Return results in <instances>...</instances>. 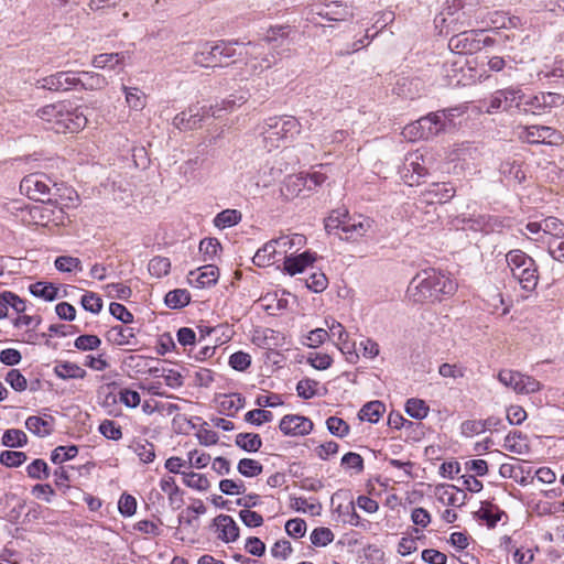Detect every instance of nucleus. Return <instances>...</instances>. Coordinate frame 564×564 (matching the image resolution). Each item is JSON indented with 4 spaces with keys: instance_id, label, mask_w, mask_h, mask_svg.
I'll list each match as a JSON object with an SVG mask.
<instances>
[{
    "instance_id": "obj_33",
    "label": "nucleus",
    "mask_w": 564,
    "mask_h": 564,
    "mask_svg": "<svg viewBox=\"0 0 564 564\" xmlns=\"http://www.w3.org/2000/svg\"><path fill=\"white\" fill-rule=\"evenodd\" d=\"M30 293L35 297H41L45 301H54L57 296V289L47 282H36L30 285Z\"/></svg>"
},
{
    "instance_id": "obj_14",
    "label": "nucleus",
    "mask_w": 564,
    "mask_h": 564,
    "mask_svg": "<svg viewBox=\"0 0 564 564\" xmlns=\"http://www.w3.org/2000/svg\"><path fill=\"white\" fill-rule=\"evenodd\" d=\"M313 422L305 416L297 414H288L282 417L279 429L284 435L303 436L311 433Z\"/></svg>"
},
{
    "instance_id": "obj_17",
    "label": "nucleus",
    "mask_w": 564,
    "mask_h": 564,
    "mask_svg": "<svg viewBox=\"0 0 564 564\" xmlns=\"http://www.w3.org/2000/svg\"><path fill=\"white\" fill-rule=\"evenodd\" d=\"M213 525L216 527L218 539L225 543L235 542L239 538V527L230 516H217Z\"/></svg>"
},
{
    "instance_id": "obj_20",
    "label": "nucleus",
    "mask_w": 564,
    "mask_h": 564,
    "mask_svg": "<svg viewBox=\"0 0 564 564\" xmlns=\"http://www.w3.org/2000/svg\"><path fill=\"white\" fill-rule=\"evenodd\" d=\"M305 189L313 191V186L307 184L303 173L290 175L284 182L282 194L286 198H294L300 196Z\"/></svg>"
},
{
    "instance_id": "obj_46",
    "label": "nucleus",
    "mask_w": 564,
    "mask_h": 564,
    "mask_svg": "<svg viewBox=\"0 0 564 564\" xmlns=\"http://www.w3.org/2000/svg\"><path fill=\"white\" fill-rule=\"evenodd\" d=\"M524 468L521 465L501 464L499 474L503 478H512L521 485H525Z\"/></svg>"
},
{
    "instance_id": "obj_26",
    "label": "nucleus",
    "mask_w": 564,
    "mask_h": 564,
    "mask_svg": "<svg viewBox=\"0 0 564 564\" xmlns=\"http://www.w3.org/2000/svg\"><path fill=\"white\" fill-rule=\"evenodd\" d=\"M386 411V405L381 401L367 402L360 409L358 417L361 421H368L370 423H377Z\"/></svg>"
},
{
    "instance_id": "obj_3",
    "label": "nucleus",
    "mask_w": 564,
    "mask_h": 564,
    "mask_svg": "<svg viewBox=\"0 0 564 564\" xmlns=\"http://www.w3.org/2000/svg\"><path fill=\"white\" fill-rule=\"evenodd\" d=\"M301 124L293 116L270 117L261 127L265 148L271 151L280 147L281 141L293 139L300 133Z\"/></svg>"
},
{
    "instance_id": "obj_7",
    "label": "nucleus",
    "mask_w": 564,
    "mask_h": 564,
    "mask_svg": "<svg viewBox=\"0 0 564 564\" xmlns=\"http://www.w3.org/2000/svg\"><path fill=\"white\" fill-rule=\"evenodd\" d=\"M447 121L440 113L430 112L426 116L406 124L403 134L411 139H433L442 132L447 131Z\"/></svg>"
},
{
    "instance_id": "obj_39",
    "label": "nucleus",
    "mask_w": 564,
    "mask_h": 564,
    "mask_svg": "<svg viewBox=\"0 0 564 564\" xmlns=\"http://www.w3.org/2000/svg\"><path fill=\"white\" fill-rule=\"evenodd\" d=\"M131 448L145 464L153 462L155 458L154 445L147 440L134 442Z\"/></svg>"
},
{
    "instance_id": "obj_28",
    "label": "nucleus",
    "mask_w": 564,
    "mask_h": 564,
    "mask_svg": "<svg viewBox=\"0 0 564 564\" xmlns=\"http://www.w3.org/2000/svg\"><path fill=\"white\" fill-rule=\"evenodd\" d=\"M191 302V294L185 289H175L166 293L164 303L169 308L178 310L188 305Z\"/></svg>"
},
{
    "instance_id": "obj_62",
    "label": "nucleus",
    "mask_w": 564,
    "mask_h": 564,
    "mask_svg": "<svg viewBox=\"0 0 564 564\" xmlns=\"http://www.w3.org/2000/svg\"><path fill=\"white\" fill-rule=\"evenodd\" d=\"M110 314L123 324L133 323V314L122 304L112 302L109 305Z\"/></svg>"
},
{
    "instance_id": "obj_18",
    "label": "nucleus",
    "mask_w": 564,
    "mask_h": 564,
    "mask_svg": "<svg viewBox=\"0 0 564 564\" xmlns=\"http://www.w3.org/2000/svg\"><path fill=\"white\" fill-rule=\"evenodd\" d=\"M371 225L372 221L367 217L359 216L358 218H351L347 215L346 221L344 223V238L346 240H358L370 230Z\"/></svg>"
},
{
    "instance_id": "obj_51",
    "label": "nucleus",
    "mask_w": 564,
    "mask_h": 564,
    "mask_svg": "<svg viewBox=\"0 0 564 564\" xmlns=\"http://www.w3.org/2000/svg\"><path fill=\"white\" fill-rule=\"evenodd\" d=\"M334 533L329 528L319 527L312 531L311 543L315 546H326L334 541Z\"/></svg>"
},
{
    "instance_id": "obj_13",
    "label": "nucleus",
    "mask_w": 564,
    "mask_h": 564,
    "mask_svg": "<svg viewBox=\"0 0 564 564\" xmlns=\"http://www.w3.org/2000/svg\"><path fill=\"white\" fill-rule=\"evenodd\" d=\"M209 109L198 106H189L177 113L173 119V126L178 130H193L200 127L202 121L208 116Z\"/></svg>"
},
{
    "instance_id": "obj_31",
    "label": "nucleus",
    "mask_w": 564,
    "mask_h": 564,
    "mask_svg": "<svg viewBox=\"0 0 564 564\" xmlns=\"http://www.w3.org/2000/svg\"><path fill=\"white\" fill-rule=\"evenodd\" d=\"M246 399L241 393L224 394L219 406L227 415H234L245 406Z\"/></svg>"
},
{
    "instance_id": "obj_47",
    "label": "nucleus",
    "mask_w": 564,
    "mask_h": 564,
    "mask_svg": "<svg viewBox=\"0 0 564 564\" xmlns=\"http://www.w3.org/2000/svg\"><path fill=\"white\" fill-rule=\"evenodd\" d=\"M171 261L165 257H154L150 260L148 270L151 275L162 278L170 272Z\"/></svg>"
},
{
    "instance_id": "obj_58",
    "label": "nucleus",
    "mask_w": 564,
    "mask_h": 564,
    "mask_svg": "<svg viewBox=\"0 0 564 564\" xmlns=\"http://www.w3.org/2000/svg\"><path fill=\"white\" fill-rule=\"evenodd\" d=\"M100 345H101L100 338L96 335H90V334L80 335L74 341V346L77 349L84 350V351L95 350Z\"/></svg>"
},
{
    "instance_id": "obj_43",
    "label": "nucleus",
    "mask_w": 564,
    "mask_h": 564,
    "mask_svg": "<svg viewBox=\"0 0 564 564\" xmlns=\"http://www.w3.org/2000/svg\"><path fill=\"white\" fill-rule=\"evenodd\" d=\"M237 469L242 476L251 478L260 475L263 471V466L256 459L242 458L239 460Z\"/></svg>"
},
{
    "instance_id": "obj_44",
    "label": "nucleus",
    "mask_w": 564,
    "mask_h": 564,
    "mask_svg": "<svg viewBox=\"0 0 564 564\" xmlns=\"http://www.w3.org/2000/svg\"><path fill=\"white\" fill-rule=\"evenodd\" d=\"M347 215V210H333L330 215L325 219V230L328 234H335L338 229L343 231Z\"/></svg>"
},
{
    "instance_id": "obj_16",
    "label": "nucleus",
    "mask_w": 564,
    "mask_h": 564,
    "mask_svg": "<svg viewBox=\"0 0 564 564\" xmlns=\"http://www.w3.org/2000/svg\"><path fill=\"white\" fill-rule=\"evenodd\" d=\"M219 278V269L214 264H206L196 271H189L188 282L197 289L209 288L217 283Z\"/></svg>"
},
{
    "instance_id": "obj_4",
    "label": "nucleus",
    "mask_w": 564,
    "mask_h": 564,
    "mask_svg": "<svg viewBox=\"0 0 564 564\" xmlns=\"http://www.w3.org/2000/svg\"><path fill=\"white\" fill-rule=\"evenodd\" d=\"M506 261L512 276L518 280L523 290L533 291L536 288L539 271L533 258L520 249H513L506 254Z\"/></svg>"
},
{
    "instance_id": "obj_38",
    "label": "nucleus",
    "mask_w": 564,
    "mask_h": 564,
    "mask_svg": "<svg viewBox=\"0 0 564 564\" xmlns=\"http://www.w3.org/2000/svg\"><path fill=\"white\" fill-rule=\"evenodd\" d=\"M54 265L57 271L70 273L73 271H82L83 264L80 259L72 256H59L55 259Z\"/></svg>"
},
{
    "instance_id": "obj_42",
    "label": "nucleus",
    "mask_w": 564,
    "mask_h": 564,
    "mask_svg": "<svg viewBox=\"0 0 564 564\" xmlns=\"http://www.w3.org/2000/svg\"><path fill=\"white\" fill-rule=\"evenodd\" d=\"M183 482L198 491H206L210 487V482L205 475L196 474L194 471L183 473Z\"/></svg>"
},
{
    "instance_id": "obj_10",
    "label": "nucleus",
    "mask_w": 564,
    "mask_h": 564,
    "mask_svg": "<svg viewBox=\"0 0 564 564\" xmlns=\"http://www.w3.org/2000/svg\"><path fill=\"white\" fill-rule=\"evenodd\" d=\"M525 93L520 87L499 89L491 97L490 108L509 110L514 107L522 111Z\"/></svg>"
},
{
    "instance_id": "obj_12",
    "label": "nucleus",
    "mask_w": 564,
    "mask_h": 564,
    "mask_svg": "<svg viewBox=\"0 0 564 564\" xmlns=\"http://www.w3.org/2000/svg\"><path fill=\"white\" fill-rule=\"evenodd\" d=\"M37 88L52 91H67L75 89V72H57L50 76L40 78L35 83Z\"/></svg>"
},
{
    "instance_id": "obj_60",
    "label": "nucleus",
    "mask_w": 564,
    "mask_h": 564,
    "mask_svg": "<svg viewBox=\"0 0 564 564\" xmlns=\"http://www.w3.org/2000/svg\"><path fill=\"white\" fill-rule=\"evenodd\" d=\"M318 382L313 379H302L296 384L297 395L304 400L312 399L316 394Z\"/></svg>"
},
{
    "instance_id": "obj_1",
    "label": "nucleus",
    "mask_w": 564,
    "mask_h": 564,
    "mask_svg": "<svg viewBox=\"0 0 564 564\" xmlns=\"http://www.w3.org/2000/svg\"><path fill=\"white\" fill-rule=\"evenodd\" d=\"M457 284L446 274L435 269L417 272L409 283L406 293L414 303L440 302L444 295H452Z\"/></svg>"
},
{
    "instance_id": "obj_36",
    "label": "nucleus",
    "mask_w": 564,
    "mask_h": 564,
    "mask_svg": "<svg viewBox=\"0 0 564 564\" xmlns=\"http://www.w3.org/2000/svg\"><path fill=\"white\" fill-rule=\"evenodd\" d=\"M430 411L424 400L411 398L405 403V412L415 420H423Z\"/></svg>"
},
{
    "instance_id": "obj_64",
    "label": "nucleus",
    "mask_w": 564,
    "mask_h": 564,
    "mask_svg": "<svg viewBox=\"0 0 564 564\" xmlns=\"http://www.w3.org/2000/svg\"><path fill=\"white\" fill-rule=\"evenodd\" d=\"M285 531L294 539L302 538L306 532V522L301 518L290 519L285 523Z\"/></svg>"
},
{
    "instance_id": "obj_9",
    "label": "nucleus",
    "mask_w": 564,
    "mask_h": 564,
    "mask_svg": "<svg viewBox=\"0 0 564 564\" xmlns=\"http://www.w3.org/2000/svg\"><path fill=\"white\" fill-rule=\"evenodd\" d=\"M520 139L531 144L560 145L564 141L563 134L549 126H530L523 128Z\"/></svg>"
},
{
    "instance_id": "obj_56",
    "label": "nucleus",
    "mask_w": 564,
    "mask_h": 564,
    "mask_svg": "<svg viewBox=\"0 0 564 564\" xmlns=\"http://www.w3.org/2000/svg\"><path fill=\"white\" fill-rule=\"evenodd\" d=\"M80 304L85 311L98 314L102 308V300L94 292H86L80 300Z\"/></svg>"
},
{
    "instance_id": "obj_41",
    "label": "nucleus",
    "mask_w": 564,
    "mask_h": 564,
    "mask_svg": "<svg viewBox=\"0 0 564 564\" xmlns=\"http://www.w3.org/2000/svg\"><path fill=\"white\" fill-rule=\"evenodd\" d=\"M78 454V447L76 445L69 446H57L51 453V460L56 465H61L64 462L75 458Z\"/></svg>"
},
{
    "instance_id": "obj_34",
    "label": "nucleus",
    "mask_w": 564,
    "mask_h": 564,
    "mask_svg": "<svg viewBox=\"0 0 564 564\" xmlns=\"http://www.w3.org/2000/svg\"><path fill=\"white\" fill-rule=\"evenodd\" d=\"M1 442L7 447H23L28 443V436L21 430L9 429L4 431Z\"/></svg>"
},
{
    "instance_id": "obj_63",
    "label": "nucleus",
    "mask_w": 564,
    "mask_h": 564,
    "mask_svg": "<svg viewBox=\"0 0 564 564\" xmlns=\"http://www.w3.org/2000/svg\"><path fill=\"white\" fill-rule=\"evenodd\" d=\"M87 118L85 113L79 110V108H74V111L70 113V119L68 120V124L66 127V132L74 133L85 128L87 124Z\"/></svg>"
},
{
    "instance_id": "obj_45",
    "label": "nucleus",
    "mask_w": 564,
    "mask_h": 564,
    "mask_svg": "<svg viewBox=\"0 0 564 564\" xmlns=\"http://www.w3.org/2000/svg\"><path fill=\"white\" fill-rule=\"evenodd\" d=\"M122 53H104L94 57L93 65L96 68H105L107 66L115 68L117 65L122 63Z\"/></svg>"
},
{
    "instance_id": "obj_19",
    "label": "nucleus",
    "mask_w": 564,
    "mask_h": 564,
    "mask_svg": "<svg viewBox=\"0 0 564 564\" xmlns=\"http://www.w3.org/2000/svg\"><path fill=\"white\" fill-rule=\"evenodd\" d=\"M316 260V253L304 251L297 256H286L284 259V270L290 275L302 273L308 265H312Z\"/></svg>"
},
{
    "instance_id": "obj_8",
    "label": "nucleus",
    "mask_w": 564,
    "mask_h": 564,
    "mask_svg": "<svg viewBox=\"0 0 564 564\" xmlns=\"http://www.w3.org/2000/svg\"><path fill=\"white\" fill-rule=\"evenodd\" d=\"M564 105V96L558 93H539L536 95L528 96L525 94L523 112L533 115H541L550 111L552 108H557Z\"/></svg>"
},
{
    "instance_id": "obj_59",
    "label": "nucleus",
    "mask_w": 564,
    "mask_h": 564,
    "mask_svg": "<svg viewBox=\"0 0 564 564\" xmlns=\"http://www.w3.org/2000/svg\"><path fill=\"white\" fill-rule=\"evenodd\" d=\"M272 419V412L262 409L251 410L245 414V421L257 426L264 422H271Z\"/></svg>"
},
{
    "instance_id": "obj_48",
    "label": "nucleus",
    "mask_w": 564,
    "mask_h": 564,
    "mask_svg": "<svg viewBox=\"0 0 564 564\" xmlns=\"http://www.w3.org/2000/svg\"><path fill=\"white\" fill-rule=\"evenodd\" d=\"M28 456L23 452L3 451L0 453V463L9 468L19 467L24 464Z\"/></svg>"
},
{
    "instance_id": "obj_27",
    "label": "nucleus",
    "mask_w": 564,
    "mask_h": 564,
    "mask_svg": "<svg viewBox=\"0 0 564 564\" xmlns=\"http://www.w3.org/2000/svg\"><path fill=\"white\" fill-rule=\"evenodd\" d=\"M278 252V245L275 239L268 241L264 243L252 258V262L257 267H267L270 265L274 254Z\"/></svg>"
},
{
    "instance_id": "obj_35",
    "label": "nucleus",
    "mask_w": 564,
    "mask_h": 564,
    "mask_svg": "<svg viewBox=\"0 0 564 564\" xmlns=\"http://www.w3.org/2000/svg\"><path fill=\"white\" fill-rule=\"evenodd\" d=\"M108 334L112 337V341L118 346L130 345L131 339L135 337L134 328L122 327L120 325L111 327Z\"/></svg>"
},
{
    "instance_id": "obj_5",
    "label": "nucleus",
    "mask_w": 564,
    "mask_h": 564,
    "mask_svg": "<svg viewBox=\"0 0 564 564\" xmlns=\"http://www.w3.org/2000/svg\"><path fill=\"white\" fill-rule=\"evenodd\" d=\"M51 183L52 181L47 175L43 173H32L22 178L20 191L35 202L56 203L59 188L55 183L51 186Z\"/></svg>"
},
{
    "instance_id": "obj_37",
    "label": "nucleus",
    "mask_w": 564,
    "mask_h": 564,
    "mask_svg": "<svg viewBox=\"0 0 564 564\" xmlns=\"http://www.w3.org/2000/svg\"><path fill=\"white\" fill-rule=\"evenodd\" d=\"M62 111H64V102H57L52 105H46L42 108H40L36 112V115L47 123H51L52 126H56L58 117L61 116Z\"/></svg>"
},
{
    "instance_id": "obj_15",
    "label": "nucleus",
    "mask_w": 564,
    "mask_h": 564,
    "mask_svg": "<svg viewBox=\"0 0 564 564\" xmlns=\"http://www.w3.org/2000/svg\"><path fill=\"white\" fill-rule=\"evenodd\" d=\"M330 332V337L336 338V345L339 350L346 355V359L349 362H356L359 358L356 352V343L349 340V334L346 332L345 327L336 321H333L332 325L328 326Z\"/></svg>"
},
{
    "instance_id": "obj_53",
    "label": "nucleus",
    "mask_w": 564,
    "mask_h": 564,
    "mask_svg": "<svg viewBox=\"0 0 564 564\" xmlns=\"http://www.w3.org/2000/svg\"><path fill=\"white\" fill-rule=\"evenodd\" d=\"M326 425L329 433L337 437H345L350 431L348 423L338 416H329Z\"/></svg>"
},
{
    "instance_id": "obj_11",
    "label": "nucleus",
    "mask_w": 564,
    "mask_h": 564,
    "mask_svg": "<svg viewBox=\"0 0 564 564\" xmlns=\"http://www.w3.org/2000/svg\"><path fill=\"white\" fill-rule=\"evenodd\" d=\"M317 15L329 21H347L354 17V10L343 1L315 4L312 9Z\"/></svg>"
},
{
    "instance_id": "obj_54",
    "label": "nucleus",
    "mask_w": 564,
    "mask_h": 564,
    "mask_svg": "<svg viewBox=\"0 0 564 564\" xmlns=\"http://www.w3.org/2000/svg\"><path fill=\"white\" fill-rule=\"evenodd\" d=\"M542 231L555 238L564 237V224L556 217H546L542 220Z\"/></svg>"
},
{
    "instance_id": "obj_32",
    "label": "nucleus",
    "mask_w": 564,
    "mask_h": 564,
    "mask_svg": "<svg viewBox=\"0 0 564 564\" xmlns=\"http://www.w3.org/2000/svg\"><path fill=\"white\" fill-rule=\"evenodd\" d=\"M235 443L238 447L249 453H256L262 446V440L256 433H239L236 436Z\"/></svg>"
},
{
    "instance_id": "obj_50",
    "label": "nucleus",
    "mask_w": 564,
    "mask_h": 564,
    "mask_svg": "<svg viewBox=\"0 0 564 564\" xmlns=\"http://www.w3.org/2000/svg\"><path fill=\"white\" fill-rule=\"evenodd\" d=\"M221 250V245L217 238H205L199 242V251L204 256V261L214 260Z\"/></svg>"
},
{
    "instance_id": "obj_40",
    "label": "nucleus",
    "mask_w": 564,
    "mask_h": 564,
    "mask_svg": "<svg viewBox=\"0 0 564 564\" xmlns=\"http://www.w3.org/2000/svg\"><path fill=\"white\" fill-rule=\"evenodd\" d=\"M26 473L32 479L45 480L50 477V467L45 460L36 458L26 466Z\"/></svg>"
},
{
    "instance_id": "obj_6",
    "label": "nucleus",
    "mask_w": 564,
    "mask_h": 564,
    "mask_svg": "<svg viewBox=\"0 0 564 564\" xmlns=\"http://www.w3.org/2000/svg\"><path fill=\"white\" fill-rule=\"evenodd\" d=\"M239 44L238 41H218L215 44L205 42L194 54V63L202 67L223 66L224 58H232L236 56L234 45Z\"/></svg>"
},
{
    "instance_id": "obj_25",
    "label": "nucleus",
    "mask_w": 564,
    "mask_h": 564,
    "mask_svg": "<svg viewBox=\"0 0 564 564\" xmlns=\"http://www.w3.org/2000/svg\"><path fill=\"white\" fill-rule=\"evenodd\" d=\"M54 373L63 380L83 379L86 376V370L74 362L62 361L54 367Z\"/></svg>"
},
{
    "instance_id": "obj_55",
    "label": "nucleus",
    "mask_w": 564,
    "mask_h": 564,
    "mask_svg": "<svg viewBox=\"0 0 564 564\" xmlns=\"http://www.w3.org/2000/svg\"><path fill=\"white\" fill-rule=\"evenodd\" d=\"M4 380L17 392L25 391L28 388L26 378L21 373L19 369L9 370Z\"/></svg>"
},
{
    "instance_id": "obj_57",
    "label": "nucleus",
    "mask_w": 564,
    "mask_h": 564,
    "mask_svg": "<svg viewBox=\"0 0 564 564\" xmlns=\"http://www.w3.org/2000/svg\"><path fill=\"white\" fill-rule=\"evenodd\" d=\"M229 366L237 371H246L251 365V356L245 351H236L229 357Z\"/></svg>"
},
{
    "instance_id": "obj_49",
    "label": "nucleus",
    "mask_w": 564,
    "mask_h": 564,
    "mask_svg": "<svg viewBox=\"0 0 564 564\" xmlns=\"http://www.w3.org/2000/svg\"><path fill=\"white\" fill-rule=\"evenodd\" d=\"M99 433L111 441H119L122 438L121 426L112 420H104L98 426Z\"/></svg>"
},
{
    "instance_id": "obj_30",
    "label": "nucleus",
    "mask_w": 564,
    "mask_h": 564,
    "mask_svg": "<svg viewBox=\"0 0 564 564\" xmlns=\"http://www.w3.org/2000/svg\"><path fill=\"white\" fill-rule=\"evenodd\" d=\"M242 215L237 209H225L218 213L213 224L218 229H225L238 225L241 221Z\"/></svg>"
},
{
    "instance_id": "obj_29",
    "label": "nucleus",
    "mask_w": 564,
    "mask_h": 564,
    "mask_svg": "<svg viewBox=\"0 0 564 564\" xmlns=\"http://www.w3.org/2000/svg\"><path fill=\"white\" fill-rule=\"evenodd\" d=\"M280 252L286 253L289 250L295 248L300 250L306 243V237L301 234L282 235L275 239Z\"/></svg>"
},
{
    "instance_id": "obj_23",
    "label": "nucleus",
    "mask_w": 564,
    "mask_h": 564,
    "mask_svg": "<svg viewBox=\"0 0 564 564\" xmlns=\"http://www.w3.org/2000/svg\"><path fill=\"white\" fill-rule=\"evenodd\" d=\"M25 427L39 437L48 436L54 430V417L50 416L46 420L41 416L31 415L25 421Z\"/></svg>"
},
{
    "instance_id": "obj_61",
    "label": "nucleus",
    "mask_w": 564,
    "mask_h": 564,
    "mask_svg": "<svg viewBox=\"0 0 564 564\" xmlns=\"http://www.w3.org/2000/svg\"><path fill=\"white\" fill-rule=\"evenodd\" d=\"M327 284H328V280H327L325 273H323L321 271L313 272L308 276V279H306L307 289H310L311 291H313L315 293L323 292L327 288Z\"/></svg>"
},
{
    "instance_id": "obj_24",
    "label": "nucleus",
    "mask_w": 564,
    "mask_h": 564,
    "mask_svg": "<svg viewBox=\"0 0 564 564\" xmlns=\"http://www.w3.org/2000/svg\"><path fill=\"white\" fill-rule=\"evenodd\" d=\"M455 193L456 188L448 182L433 183L427 191V195L431 196V199L438 204L447 203L454 197Z\"/></svg>"
},
{
    "instance_id": "obj_2",
    "label": "nucleus",
    "mask_w": 564,
    "mask_h": 564,
    "mask_svg": "<svg viewBox=\"0 0 564 564\" xmlns=\"http://www.w3.org/2000/svg\"><path fill=\"white\" fill-rule=\"evenodd\" d=\"M443 21L448 26L452 25L454 31H458L457 34L453 35L448 41V47L451 51L457 54H473L481 50V41L478 36L482 31H476L474 29L465 30L466 28H473V20L465 11H460L458 6L447 7Z\"/></svg>"
},
{
    "instance_id": "obj_21",
    "label": "nucleus",
    "mask_w": 564,
    "mask_h": 564,
    "mask_svg": "<svg viewBox=\"0 0 564 564\" xmlns=\"http://www.w3.org/2000/svg\"><path fill=\"white\" fill-rule=\"evenodd\" d=\"M107 85V80L104 76L94 72H80L75 73V90L85 89L94 90L101 89Z\"/></svg>"
},
{
    "instance_id": "obj_22",
    "label": "nucleus",
    "mask_w": 564,
    "mask_h": 564,
    "mask_svg": "<svg viewBox=\"0 0 564 564\" xmlns=\"http://www.w3.org/2000/svg\"><path fill=\"white\" fill-rule=\"evenodd\" d=\"M283 339L281 333L272 328L256 330L252 337L253 344L264 349L282 346Z\"/></svg>"
},
{
    "instance_id": "obj_52",
    "label": "nucleus",
    "mask_w": 564,
    "mask_h": 564,
    "mask_svg": "<svg viewBox=\"0 0 564 564\" xmlns=\"http://www.w3.org/2000/svg\"><path fill=\"white\" fill-rule=\"evenodd\" d=\"M541 390V383L533 377L519 373L518 386L516 392L518 393H534Z\"/></svg>"
}]
</instances>
